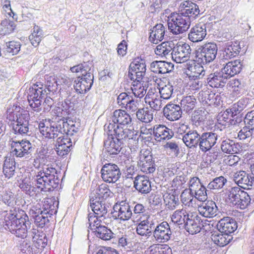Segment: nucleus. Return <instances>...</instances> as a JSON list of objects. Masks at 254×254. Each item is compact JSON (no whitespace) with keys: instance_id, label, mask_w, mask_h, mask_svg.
Instances as JSON below:
<instances>
[{"instance_id":"nucleus-1","label":"nucleus","mask_w":254,"mask_h":254,"mask_svg":"<svg viewBox=\"0 0 254 254\" xmlns=\"http://www.w3.org/2000/svg\"><path fill=\"white\" fill-rule=\"evenodd\" d=\"M33 179L36 182V187L32 185L30 179L28 178L22 180L18 185L23 191L32 197L37 195L38 190L41 191H51L58 188L60 183L57 171L55 168L49 165L43 167L42 170L38 172Z\"/></svg>"},{"instance_id":"nucleus-2","label":"nucleus","mask_w":254,"mask_h":254,"mask_svg":"<svg viewBox=\"0 0 254 254\" xmlns=\"http://www.w3.org/2000/svg\"><path fill=\"white\" fill-rule=\"evenodd\" d=\"M30 114L27 110L19 106L13 105L6 111V119L12 132L22 136L30 135L32 133L29 125Z\"/></svg>"},{"instance_id":"nucleus-3","label":"nucleus","mask_w":254,"mask_h":254,"mask_svg":"<svg viewBox=\"0 0 254 254\" xmlns=\"http://www.w3.org/2000/svg\"><path fill=\"white\" fill-rule=\"evenodd\" d=\"M4 226L16 237L22 239L27 235V225H29L28 216L22 209L11 210L4 217Z\"/></svg>"},{"instance_id":"nucleus-4","label":"nucleus","mask_w":254,"mask_h":254,"mask_svg":"<svg viewBox=\"0 0 254 254\" xmlns=\"http://www.w3.org/2000/svg\"><path fill=\"white\" fill-rule=\"evenodd\" d=\"M92 66V62L88 61L70 67L71 72L81 73V77L79 76L74 81V88L77 93L84 94L91 88L94 78L91 72Z\"/></svg>"},{"instance_id":"nucleus-5","label":"nucleus","mask_w":254,"mask_h":254,"mask_svg":"<svg viewBox=\"0 0 254 254\" xmlns=\"http://www.w3.org/2000/svg\"><path fill=\"white\" fill-rule=\"evenodd\" d=\"M52 121H50L49 124H45L43 122H40L38 124V128L40 132L46 138L49 139L61 138L64 137V129L62 128V124H64L63 120L57 118H53Z\"/></svg>"},{"instance_id":"nucleus-6","label":"nucleus","mask_w":254,"mask_h":254,"mask_svg":"<svg viewBox=\"0 0 254 254\" xmlns=\"http://www.w3.org/2000/svg\"><path fill=\"white\" fill-rule=\"evenodd\" d=\"M218 47L214 42H207L199 45L195 52V61L202 64L213 62L216 58Z\"/></svg>"},{"instance_id":"nucleus-7","label":"nucleus","mask_w":254,"mask_h":254,"mask_svg":"<svg viewBox=\"0 0 254 254\" xmlns=\"http://www.w3.org/2000/svg\"><path fill=\"white\" fill-rule=\"evenodd\" d=\"M190 24L189 17L183 16L178 13H173L168 17V29L174 35L182 34L187 31Z\"/></svg>"},{"instance_id":"nucleus-8","label":"nucleus","mask_w":254,"mask_h":254,"mask_svg":"<svg viewBox=\"0 0 254 254\" xmlns=\"http://www.w3.org/2000/svg\"><path fill=\"white\" fill-rule=\"evenodd\" d=\"M10 142L11 153L13 156L26 159L32 156L35 148L29 141L24 139L21 141L12 140Z\"/></svg>"},{"instance_id":"nucleus-9","label":"nucleus","mask_w":254,"mask_h":254,"mask_svg":"<svg viewBox=\"0 0 254 254\" xmlns=\"http://www.w3.org/2000/svg\"><path fill=\"white\" fill-rule=\"evenodd\" d=\"M47 95L46 89L43 87H38V85H34L30 88L28 93L27 99L30 107L37 112L41 110L42 100Z\"/></svg>"},{"instance_id":"nucleus-10","label":"nucleus","mask_w":254,"mask_h":254,"mask_svg":"<svg viewBox=\"0 0 254 254\" xmlns=\"http://www.w3.org/2000/svg\"><path fill=\"white\" fill-rule=\"evenodd\" d=\"M101 178L106 183H116L121 178L122 172L117 164L106 163L101 169Z\"/></svg>"},{"instance_id":"nucleus-11","label":"nucleus","mask_w":254,"mask_h":254,"mask_svg":"<svg viewBox=\"0 0 254 254\" xmlns=\"http://www.w3.org/2000/svg\"><path fill=\"white\" fill-rule=\"evenodd\" d=\"M146 70L145 61L138 58L135 59L129 65L128 77L135 82L142 81L145 75Z\"/></svg>"},{"instance_id":"nucleus-12","label":"nucleus","mask_w":254,"mask_h":254,"mask_svg":"<svg viewBox=\"0 0 254 254\" xmlns=\"http://www.w3.org/2000/svg\"><path fill=\"white\" fill-rule=\"evenodd\" d=\"M137 165L140 170L146 174L152 173L156 169L155 161L148 150H141L140 152Z\"/></svg>"},{"instance_id":"nucleus-13","label":"nucleus","mask_w":254,"mask_h":254,"mask_svg":"<svg viewBox=\"0 0 254 254\" xmlns=\"http://www.w3.org/2000/svg\"><path fill=\"white\" fill-rule=\"evenodd\" d=\"M172 234L169 224L166 221H163L155 225L152 237L157 243H165L171 239Z\"/></svg>"},{"instance_id":"nucleus-14","label":"nucleus","mask_w":254,"mask_h":254,"mask_svg":"<svg viewBox=\"0 0 254 254\" xmlns=\"http://www.w3.org/2000/svg\"><path fill=\"white\" fill-rule=\"evenodd\" d=\"M191 49L187 43L177 44L172 52V58L177 63L187 62L190 58Z\"/></svg>"},{"instance_id":"nucleus-15","label":"nucleus","mask_w":254,"mask_h":254,"mask_svg":"<svg viewBox=\"0 0 254 254\" xmlns=\"http://www.w3.org/2000/svg\"><path fill=\"white\" fill-rule=\"evenodd\" d=\"M218 134L214 131H206L200 133L198 147L203 152L210 150L216 143Z\"/></svg>"},{"instance_id":"nucleus-16","label":"nucleus","mask_w":254,"mask_h":254,"mask_svg":"<svg viewBox=\"0 0 254 254\" xmlns=\"http://www.w3.org/2000/svg\"><path fill=\"white\" fill-rule=\"evenodd\" d=\"M155 224V219L149 215H147L136 224V232L138 235L148 238L153 234Z\"/></svg>"},{"instance_id":"nucleus-17","label":"nucleus","mask_w":254,"mask_h":254,"mask_svg":"<svg viewBox=\"0 0 254 254\" xmlns=\"http://www.w3.org/2000/svg\"><path fill=\"white\" fill-rule=\"evenodd\" d=\"M114 211L113 216L115 219H119L122 221L129 220L133 215L130 206L128 203L124 201L120 203H116L113 207Z\"/></svg>"},{"instance_id":"nucleus-18","label":"nucleus","mask_w":254,"mask_h":254,"mask_svg":"<svg viewBox=\"0 0 254 254\" xmlns=\"http://www.w3.org/2000/svg\"><path fill=\"white\" fill-rule=\"evenodd\" d=\"M189 62L187 64L185 73L190 80L202 79L205 74V70L203 66L197 62Z\"/></svg>"},{"instance_id":"nucleus-19","label":"nucleus","mask_w":254,"mask_h":254,"mask_svg":"<svg viewBox=\"0 0 254 254\" xmlns=\"http://www.w3.org/2000/svg\"><path fill=\"white\" fill-rule=\"evenodd\" d=\"M198 98L203 105L217 106L222 102L219 93H215L209 90H202L199 92Z\"/></svg>"},{"instance_id":"nucleus-20","label":"nucleus","mask_w":254,"mask_h":254,"mask_svg":"<svg viewBox=\"0 0 254 254\" xmlns=\"http://www.w3.org/2000/svg\"><path fill=\"white\" fill-rule=\"evenodd\" d=\"M76 141V138L64 137L61 138L59 137L55 144V149L59 156L64 157L67 155L71 150L72 143L74 144Z\"/></svg>"},{"instance_id":"nucleus-21","label":"nucleus","mask_w":254,"mask_h":254,"mask_svg":"<svg viewBox=\"0 0 254 254\" xmlns=\"http://www.w3.org/2000/svg\"><path fill=\"white\" fill-rule=\"evenodd\" d=\"M123 144V141L114 137L113 133H108V137L104 141V147L109 155H115L120 152Z\"/></svg>"},{"instance_id":"nucleus-22","label":"nucleus","mask_w":254,"mask_h":254,"mask_svg":"<svg viewBox=\"0 0 254 254\" xmlns=\"http://www.w3.org/2000/svg\"><path fill=\"white\" fill-rule=\"evenodd\" d=\"M233 179L239 188L245 190H251L254 185L253 177L244 171L235 173L233 175Z\"/></svg>"},{"instance_id":"nucleus-23","label":"nucleus","mask_w":254,"mask_h":254,"mask_svg":"<svg viewBox=\"0 0 254 254\" xmlns=\"http://www.w3.org/2000/svg\"><path fill=\"white\" fill-rule=\"evenodd\" d=\"M154 139L159 142L170 139L174 136V132L163 125H156L153 127Z\"/></svg>"},{"instance_id":"nucleus-24","label":"nucleus","mask_w":254,"mask_h":254,"mask_svg":"<svg viewBox=\"0 0 254 254\" xmlns=\"http://www.w3.org/2000/svg\"><path fill=\"white\" fill-rule=\"evenodd\" d=\"M178 13L190 18L193 15L195 17L199 13L198 6L191 1H185L180 4Z\"/></svg>"},{"instance_id":"nucleus-25","label":"nucleus","mask_w":254,"mask_h":254,"mask_svg":"<svg viewBox=\"0 0 254 254\" xmlns=\"http://www.w3.org/2000/svg\"><path fill=\"white\" fill-rule=\"evenodd\" d=\"M198 211L204 217L212 218L217 215L218 209L214 201L207 200L198 206Z\"/></svg>"},{"instance_id":"nucleus-26","label":"nucleus","mask_w":254,"mask_h":254,"mask_svg":"<svg viewBox=\"0 0 254 254\" xmlns=\"http://www.w3.org/2000/svg\"><path fill=\"white\" fill-rule=\"evenodd\" d=\"M90 206L94 212L92 214L102 219H106L108 217L109 214H107V212L109 206L105 204L104 201L90 199Z\"/></svg>"},{"instance_id":"nucleus-27","label":"nucleus","mask_w":254,"mask_h":254,"mask_svg":"<svg viewBox=\"0 0 254 254\" xmlns=\"http://www.w3.org/2000/svg\"><path fill=\"white\" fill-rule=\"evenodd\" d=\"M217 227L221 233L230 235L236 230L238 225L234 219L230 217H226L219 220Z\"/></svg>"},{"instance_id":"nucleus-28","label":"nucleus","mask_w":254,"mask_h":254,"mask_svg":"<svg viewBox=\"0 0 254 254\" xmlns=\"http://www.w3.org/2000/svg\"><path fill=\"white\" fill-rule=\"evenodd\" d=\"M164 116L171 121H177L182 117V108L179 105L168 103L163 108Z\"/></svg>"},{"instance_id":"nucleus-29","label":"nucleus","mask_w":254,"mask_h":254,"mask_svg":"<svg viewBox=\"0 0 254 254\" xmlns=\"http://www.w3.org/2000/svg\"><path fill=\"white\" fill-rule=\"evenodd\" d=\"M206 36V25L204 24H197L190 30L188 35L189 39L194 43L202 41Z\"/></svg>"},{"instance_id":"nucleus-30","label":"nucleus","mask_w":254,"mask_h":254,"mask_svg":"<svg viewBox=\"0 0 254 254\" xmlns=\"http://www.w3.org/2000/svg\"><path fill=\"white\" fill-rule=\"evenodd\" d=\"M133 184L135 189L141 194H147L151 190V182L147 176L137 175Z\"/></svg>"},{"instance_id":"nucleus-31","label":"nucleus","mask_w":254,"mask_h":254,"mask_svg":"<svg viewBox=\"0 0 254 254\" xmlns=\"http://www.w3.org/2000/svg\"><path fill=\"white\" fill-rule=\"evenodd\" d=\"M111 118L112 124L119 126L129 125L132 121L130 116L125 110L121 109L115 110Z\"/></svg>"},{"instance_id":"nucleus-32","label":"nucleus","mask_w":254,"mask_h":254,"mask_svg":"<svg viewBox=\"0 0 254 254\" xmlns=\"http://www.w3.org/2000/svg\"><path fill=\"white\" fill-rule=\"evenodd\" d=\"M242 64L240 60H235L227 63L221 69V71L227 79L239 73L242 69Z\"/></svg>"},{"instance_id":"nucleus-33","label":"nucleus","mask_w":254,"mask_h":254,"mask_svg":"<svg viewBox=\"0 0 254 254\" xmlns=\"http://www.w3.org/2000/svg\"><path fill=\"white\" fill-rule=\"evenodd\" d=\"M200 133L196 130H189L187 134L183 135L182 140L185 145L190 148H196L199 145Z\"/></svg>"},{"instance_id":"nucleus-34","label":"nucleus","mask_w":254,"mask_h":254,"mask_svg":"<svg viewBox=\"0 0 254 254\" xmlns=\"http://www.w3.org/2000/svg\"><path fill=\"white\" fill-rule=\"evenodd\" d=\"M227 81V77H225L221 71L210 73L207 78L208 84L213 88H222Z\"/></svg>"},{"instance_id":"nucleus-35","label":"nucleus","mask_w":254,"mask_h":254,"mask_svg":"<svg viewBox=\"0 0 254 254\" xmlns=\"http://www.w3.org/2000/svg\"><path fill=\"white\" fill-rule=\"evenodd\" d=\"M220 147L222 151L227 154L240 153L243 150L241 144L227 138L222 141Z\"/></svg>"},{"instance_id":"nucleus-36","label":"nucleus","mask_w":254,"mask_h":254,"mask_svg":"<svg viewBox=\"0 0 254 254\" xmlns=\"http://www.w3.org/2000/svg\"><path fill=\"white\" fill-rule=\"evenodd\" d=\"M29 213L34 219L35 224L40 228H43L46 223L49 221L47 215H46L42 212V209L38 205L32 207L30 210Z\"/></svg>"},{"instance_id":"nucleus-37","label":"nucleus","mask_w":254,"mask_h":254,"mask_svg":"<svg viewBox=\"0 0 254 254\" xmlns=\"http://www.w3.org/2000/svg\"><path fill=\"white\" fill-rule=\"evenodd\" d=\"M150 69L155 73L165 74L174 69V64L170 62L155 61L151 64Z\"/></svg>"},{"instance_id":"nucleus-38","label":"nucleus","mask_w":254,"mask_h":254,"mask_svg":"<svg viewBox=\"0 0 254 254\" xmlns=\"http://www.w3.org/2000/svg\"><path fill=\"white\" fill-rule=\"evenodd\" d=\"M112 194V192L108 186L106 184H102L92 191L90 197V199L103 200L109 197Z\"/></svg>"},{"instance_id":"nucleus-39","label":"nucleus","mask_w":254,"mask_h":254,"mask_svg":"<svg viewBox=\"0 0 254 254\" xmlns=\"http://www.w3.org/2000/svg\"><path fill=\"white\" fill-rule=\"evenodd\" d=\"M240 49L241 48L238 43L228 42L226 43L222 51V57L225 60L235 57L239 54Z\"/></svg>"},{"instance_id":"nucleus-40","label":"nucleus","mask_w":254,"mask_h":254,"mask_svg":"<svg viewBox=\"0 0 254 254\" xmlns=\"http://www.w3.org/2000/svg\"><path fill=\"white\" fill-rule=\"evenodd\" d=\"M174 48V43L173 41H166L158 45L155 49V54L161 57L166 58L168 56L172 57V52Z\"/></svg>"},{"instance_id":"nucleus-41","label":"nucleus","mask_w":254,"mask_h":254,"mask_svg":"<svg viewBox=\"0 0 254 254\" xmlns=\"http://www.w3.org/2000/svg\"><path fill=\"white\" fill-rule=\"evenodd\" d=\"M105 130H107L109 133H113L114 137L119 139V140H125L126 138L125 134L127 133L128 128H124L119 125H115L112 123H109L108 125L106 124L104 126Z\"/></svg>"},{"instance_id":"nucleus-42","label":"nucleus","mask_w":254,"mask_h":254,"mask_svg":"<svg viewBox=\"0 0 254 254\" xmlns=\"http://www.w3.org/2000/svg\"><path fill=\"white\" fill-rule=\"evenodd\" d=\"M15 171V162L13 157L7 156L3 162L2 172L6 178L8 179L12 177Z\"/></svg>"},{"instance_id":"nucleus-43","label":"nucleus","mask_w":254,"mask_h":254,"mask_svg":"<svg viewBox=\"0 0 254 254\" xmlns=\"http://www.w3.org/2000/svg\"><path fill=\"white\" fill-rule=\"evenodd\" d=\"M63 123L62 124V128L65 130L64 134H66V137H74L77 139V135L76 134L79 130L78 123L76 124L72 121H65L64 120H63Z\"/></svg>"},{"instance_id":"nucleus-44","label":"nucleus","mask_w":254,"mask_h":254,"mask_svg":"<svg viewBox=\"0 0 254 254\" xmlns=\"http://www.w3.org/2000/svg\"><path fill=\"white\" fill-rule=\"evenodd\" d=\"M211 239L214 243L220 247H223L227 245L232 239V236L225 233L218 231H214L212 233Z\"/></svg>"},{"instance_id":"nucleus-45","label":"nucleus","mask_w":254,"mask_h":254,"mask_svg":"<svg viewBox=\"0 0 254 254\" xmlns=\"http://www.w3.org/2000/svg\"><path fill=\"white\" fill-rule=\"evenodd\" d=\"M136 117L142 123H150L153 119L154 111L147 107L140 108L136 111Z\"/></svg>"},{"instance_id":"nucleus-46","label":"nucleus","mask_w":254,"mask_h":254,"mask_svg":"<svg viewBox=\"0 0 254 254\" xmlns=\"http://www.w3.org/2000/svg\"><path fill=\"white\" fill-rule=\"evenodd\" d=\"M190 216L191 215H190L185 209L177 210L172 214L171 220L174 223L185 226L186 221L189 220Z\"/></svg>"},{"instance_id":"nucleus-47","label":"nucleus","mask_w":254,"mask_h":254,"mask_svg":"<svg viewBox=\"0 0 254 254\" xmlns=\"http://www.w3.org/2000/svg\"><path fill=\"white\" fill-rule=\"evenodd\" d=\"M196 217H193L191 214L190 218L186 221L185 223V229L191 235L199 233L201 230L199 221L197 219H195Z\"/></svg>"},{"instance_id":"nucleus-48","label":"nucleus","mask_w":254,"mask_h":254,"mask_svg":"<svg viewBox=\"0 0 254 254\" xmlns=\"http://www.w3.org/2000/svg\"><path fill=\"white\" fill-rule=\"evenodd\" d=\"M165 33V28L162 24H157L152 28L150 33V40L154 42L155 40L161 41Z\"/></svg>"},{"instance_id":"nucleus-49","label":"nucleus","mask_w":254,"mask_h":254,"mask_svg":"<svg viewBox=\"0 0 254 254\" xmlns=\"http://www.w3.org/2000/svg\"><path fill=\"white\" fill-rule=\"evenodd\" d=\"M16 28L15 23L7 19L2 20L0 23V36L12 33Z\"/></svg>"},{"instance_id":"nucleus-50","label":"nucleus","mask_w":254,"mask_h":254,"mask_svg":"<svg viewBox=\"0 0 254 254\" xmlns=\"http://www.w3.org/2000/svg\"><path fill=\"white\" fill-rule=\"evenodd\" d=\"M196 103V100L193 96H184L180 102V107L182 111L189 113L195 108Z\"/></svg>"},{"instance_id":"nucleus-51","label":"nucleus","mask_w":254,"mask_h":254,"mask_svg":"<svg viewBox=\"0 0 254 254\" xmlns=\"http://www.w3.org/2000/svg\"><path fill=\"white\" fill-rule=\"evenodd\" d=\"M46 89L48 91L50 96L55 97L54 95L58 92L59 88H60V85L58 83V79L55 76H50L47 78V82L45 85Z\"/></svg>"},{"instance_id":"nucleus-52","label":"nucleus","mask_w":254,"mask_h":254,"mask_svg":"<svg viewBox=\"0 0 254 254\" xmlns=\"http://www.w3.org/2000/svg\"><path fill=\"white\" fill-rule=\"evenodd\" d=\"M94 233L97 237L104 241L111 239L114 235L112 231L105 226L96 228V230L94 231Z\"/></svg>"},{"instance_id":"nucleus-53","label":"nucleus","mask_w":254,"mask_h":254,"mask_svg":"<svg viewBox=\"0 0 254 254\" xmlns=\"http://www.w3.org/2000/svg\"><path fill=\"white\" fill-rule=\"evenodd\" d=\"M88 223L89 227L92 233H94V230H96V228H99L100 226H103L101 223H106L105 222L106 219H102L98 217H96L95 215L89 213L88 214Z\"/></svg>"},{"instance_id":"nucleus-54","label":"nucleus","mask_w":254,"mask_h":254,"mask_svg":"<svg viewBox=\"0 0 254 254\" xmlns=\"http://www.w3.org/2000/svg\"><path fill=\"white\" fill-rule=\"evenodd\" d=\"M244 190H241L239 187H237L231 188L229 190L228 198L233 205L236 206L238 204L239 198L241 197V193Z\"/></svg>"},{"instance_id":"nucleus-55","label":"nucleus","mask_w":254,"mask_h":254,"mask_svg":"<svg viewBox=\"0 0 254 254\" xmlns=\"http://www.w3.org/2000/svg\"><path fill=\"white\" fill-rule=\"evenodd\" d=\"M141 81L132 82L133 87H131V90L134 97L141 98L146 94V88L145 86H143L141 83Z\"/></svg>"},{"instance_id":"nucleus-56","label":"nucleus","mask_w":254,"mask_h":254,"mask_svg":"<svg viewBox=\"0 0 254 254\" xmlns=\"http://www.w3.org/2000/svg\"><path fill=\"white\" fill-rule=\"evenodd\" d=\"M174 87L170 83L163 86H160L159 91L160 96L165 100L170 99L174 94Z\"/></svg>"},{"instance_id":"nucleus-57","label":"nucleus","mask_w":254,"mask_h":254,"mask_svg":"<svg viewBox=\"0 0 254 254\" xmlns=\"http://www.w3.org/2000/svg\"><path fill=\"white\" fill-rule=\"evenodd\" d=\"M33 241L35 243V247L39 249H42L47 246V239L45 233L41 232L38 235L33 236Z\"/></svg>"},{"instance_id":"nucleus-58","label":"nucleus","mask_w":254,"mask_h":254,"mask_svg":"<svg viewBox=\"0 0 254 254\" xmlns=\"http://www.w3.org/2000/svg\"><path fill=\"white\" fill-rule=\"evenodd\" d=\"M227 180L223 176L214 178L207 185V188L210 190L220 189L223 187L226 183Z\"/></svg>"},{"instance_id":"nucleus-59","label":"nucleus","mask_w":254,"mask_h":254,"mask_svg":"<svg viewBox=\"0 0 254 254\" xmlns=\"http://www.w3.org/2000/svg\"><path fill=\"white\" fill-rule=\"evenodd\" d=\"M43 206L42 212L47 215L49 214L52 215L57 212V210L55 209L54 203L51 198H46L43 202Z\"/></svg>"},{"instance_id":"nucleus-60","label":"nucleus","mask_w":254,"mask_h":254,"mask_svg":"<svg viewBox=\"0 0 254 254\" xmlns=\"http://www.w3.org/2000/svg\"><path fill=\"white\" fill-rule=\"evenodd\" d=\"M62 106L64 109V114L69 118L74 113V104L69 99H66L62 103Z\"/></svg>"},{"instance_id":"nucleus-61","label":"nucleus","mask_w":254,"mask_h":254,"mask_svg":"<svg viewBox=\"0 0 254 254\" xmlns=\"http://www.w3.org/2000/svg\"><path fill=\"white\" fill-rule=\"evenodd\" d=\"M167 207L170 210H174L179 203V198L173 194H167L164 198Z\"/></svg>"},{"instance_id":"nucleus-62","label":"nucleus","mask_w":254,"mask_h":254,"mask_svg":"<svg viewBox=\"0 0 254 254\" xmlns=\"http://www.w3.org/2000/svg\"><path fill=\"white\" fill-rule=\"evenodd\" d=\"M19 254H33L34 248L32 244L27 241L21 242L18 247Z\"/></svg>"},{"instance_id":"nucleus-63","label":"nucleus","mask_w":254,"mask_h":254,"mask_svg":"<svg viewBox=\"0 0 254 254\" xmlns=\"http://www.w3.org/2000/svg\"><path fill=\"white\" fill-rule=\"evenodd\" d=\"M162 99L160 96L159 97L156 94H153L151 100L148 101V104L151 109L155 111H159L163 106Z\"/></svg>"},{"instance_id":"nucleus-64","label":"nucleus","mask_w":254,"mask_h":254,"mask_svg":"<svg viewBox=\"0 0 254 254\" xmlns=\"http://www.w3.org/2000/svg\"><path fill=\"white\" fill-rule=\"evenodd\" d=\"M0 200L6 205L12 206L15 203L14 194L11 192H5L0 197Z\"/></svg>"}]
</instances>
